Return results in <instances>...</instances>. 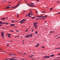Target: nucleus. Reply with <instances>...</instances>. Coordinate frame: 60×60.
I'll use <instances>...</instances> for the list:
<instances>
[{
  "label": "nucleus",
  "instance_id": "nucleus-26",
  "mask_svg": "<svg viewBox=\"0 0 60 60\" xmlns=\"http://www.w3.org/2000/svg\"><path fill=\"white\" fill-rule=\"evenodd\" d=\"M23 23V22H20V23L21 24H22V23Z\"/></svg>",
  "mask_w": 60,
  "mask_h": 60
},
{
  "label": "nucleus",
  "instance_id": "nucleus-22",
  "mask_svg": "<svg viewBox=\"0 0 60 60\" xmlns=\"http://www.w3.org/2000/svg\"><path fill=\"white\" fill-rule=\"evenodd\" d=\"M44 47H45V46H43V47H41V48H42V49H43L44 48Z\"/></svg>",
  "mask_w": 60,
  "mask_h": 60
},
{
  "label": "nucleus",
  "instance_id": "nucleus-20",
  "mask_svg": "<svg viewBox=\"0 0 60 60\" xmlns=\"http://www.w3.org/2000/svg\"><path fill=\"white\" fill-rule=\"evenodd\" d=\"M22 1V0H20V1L19 3V5H18V6H19V4H20V2H21V1Z\"/></svg>",
  "mask_w": 60,
  "mask_h": 60
},
{
  "label": "nucleus",
  "instance_id": "nucleus-7",
  "mask_svg": "<svg viewBox=\"0 0 60 60\" xmlns=\"http://www.w3.org/2000/svg\"><path fill=\"white\" fill-rule=\"evenodd\" d=\"M46 17H47V16H43L42 17V18H43V19H44V18H46Z\"/></svg>",
  "mask_w": 60,
  "mask_h": 60
},
{
  "label": "nucleus",
  "instance_id": "nucleus-14",
  "mask_svg": "<svg viewBox=\"0 0 60 60\" xmlns=\"http://www.w3.org/2000/svg\"><path fill=\"white\" fill-rule=\"evenodd\" d=\"M5 18H3L1 19H2V20H5Z\"/></svg>",
  "mask_w": 60,
  "mask_h": 60
},
{
  "label": "nucleus",
  "instance_id": "nucleus-19",
  "mask_svg": "<svg viewBox=\"0 0 60 60\" xmlns=\"http://www.w3.org/2000/svg\"><path fill=\"white\" fill-rule=\"evenodd\" d=\"M55 31H51L50 33H55Z\"/></svg>",
  "mask_w": 60,
  "mask_h": 60
},
{
  "label": "nucleus",
  "instance_id": "nucleus-36",
  "mask_svg": "<svg viewBox=\"0 0 60 60\" xmlns=\"http://www.w3.org/2000/svg\"><path fill=\"white\" fill-rule=\"evenodd\" d=\"M10 31H11V32H14V31H13L12 30H10Z\"/></svg>",
  "mask_w": 60,
  "mask_h": 60
},
{
  "label": "nucleus",
  "instance_id": "nucleus-16",
  "mask_svg": "<svg viewBox=\"0 0 60 60\" xmlns=\"http://www.w3.org/2000/svg\"><path fill=\"white\" fill-rule=\"evenodd\" d=\"M54 55H52L50 56L51 57H53V56H54Z\"/></svg>",
  "mask_w": 60,
  "mask_h": 60
},
{
  "label": "nucleus",
  "instance_id": "nucleus-61",
  "mask_svg": "<svg viewBox=\"0 0 60 60\" xmlns=\"http://www.w3.org/2000/svg\"><path fill=\"white\" fill-rule=\"evenodd\" d=\"M58 49H60V47L58 48Z\"/></svg>",
  "mask_w": 60,
  "mask_h": 60
},
{
  "label": "nucleus",
  "instance_id": "nucleus-49",
  "mask_svg": "<svg viewBox=\"0 0 60 60\" xmlns=\"http://www.w3.org/2000/svg\"><path fill=\"white\" fill-rule=\"evenodd\" d=\"M25 12H26L25 11L24 12H23V14H24V13H25Z\"/></svg>",
  "mask_w": 60,
  "mask_h": 60
},
{
  "label": "nucleus",
  "instance_id": "nucleus-5",
  "mask_svg": "<svg viewBox=\"0 0 60 60\" xmlns=\"http://www.w3.org/2000/svg\"><path fill=\"white\" fill-rule=\"evenodd\" d=\"M50 57V56H46L44 57V58H49Z\"/></svg>",
  "mask_w": 60,
  "mask_h": 60
},
{
  "label": "nucleus",
  "instance_id": "nucleus-63",
  "mask_svg": "<svg viewBox=\"0 0 60 60\" xmlns=\"http://www.w3.org/2000/svg\"><path fill=\"white\" fill-rule=\"evenodd\" d=\"M58 38H56V39H58Z\"/></svg>",
  "mask_w": 60,
  "mask_h": 60
},
{
  "label": "nucleus",
  "instance_id": "nucleus-37",
  "mask_svg": "<svg viewBox=\"0 0 60 60\" xmlns=\"http://www.w3.org/2000/svg\"><path fill=\"white\" fill-rule=\"evenodd\" d=\"M8 37L9 38H11V37L10 36L8 35Z\"/></svg>",
  "mask_w": 60,
  "mask_h": 60
},
{
  "label": "nucleus",
  "instance_id": "nucleus-44",
  "mask_svg": "<svg viewBox=\"0 0 60 60\" xmlns=\"http://www.w3.org/2000/svg\"><path fill=\"white\" fill-rule=\"evenodd\" d=\"M12 22H14V20H12Z\"/></svg>",
  "mask_w": 60,
  "mask_h": 60
},
{
  "label": "nucleus",
  "instance_id": "nucleus-57",
  "mask_svg": "<svg viewBox=\"0 0 60 60\" xmlns=\"http://www.w3.org/2000/svg\"><path fill=\"white\" fill-rule=\"evenodd\" d=\"M47 21H45V23H47Z\"/></svg>",
  "mask_w": 60,
  "mask_h": 60
},
{
  "label": "nucleus",
  "instance_id": "nucleus-51",
  "mask_svg": "<svg viewBox=\"0 0 60 60\" xmlns=\"http://www.w3.org/2000/svg\"><path fill=\"white\" fill-rule=\"evenodd\" d=\"M57 3H59V2L58 1H57Z\"/></svg>",
  "mask_w": 60,
  "mask_h": 60
},
{
  "label": "nucleus",
  "instance_id": "nucleus-8",
  "mask_svg": "<svg viewBox=\"0 0 60 60\" xmlns=\"http://www.w3.org/2000/svg\"><path fill=\"white\" fill-rule=\"evenodd\" d=\"M33 56H34V55H30V56H29V57L30 58H31V57H33Z\"/></svg>",
  "mask_w": 60,
  "mask_h": 60
},
{
  "label": "nucleus",
  "instance_id": "nucleus-4",
  "mask_svg": "<svg viewBox=\"0 0 60 60\" xmlns=\"http://www.w3.org/2000/svg\"><path fill=\"white\" fill-rule=\"evenodd\" d=\"M27 5H28V6H32V7H34V6H33V5H30V4H27Z\"/></svg>",
  "mask_w": 60,
  "mask_h": 60
},
{
  "label": "nucleus",
  "instance_id": "nucleus-53",
  "mask_svg": "<svg viewBox=\"0 0 60 60\" xmlns=\"http://www.w3.org/2000/svg\"><path fill=\"white\" fill-rule=\"evenodd\" d=\"M1 36H3V35H2V34H1Z\"/></svg>",
  "mask_w": 60,
  "mask_h": 60
},
{
  "label": "nucleus",
  "instance_id": "nucleus-12",
  "mask_svg": "<svg viewBox=\"0 0 60 60\" xmlns=\"http://www.w3.org/2000/svg\"><path fill=\"white\" fill-rule=\"evenodd\" d=\"M31 14V13H30L28 15V16H29V17H31V16H30V14Z\"/></svg>",
  "mask_w": 60,
  "mask_h": 60
},
{
  "label": "nucleus",
  "instance_id": "nucleus-6",
  "mask_svg": "<svg viewBox=\"0 0 60 60\" xmlns=\"http://www.w3.org/2000/svg\"><path fill=\"white\" fill-rule=\"evenodd\" d=\"M26 19L25 20L24 19H23L22 20H21V21H22L23 22H24V21H26Z\"/></svg>",
  "mask_w": 60,
  "mask_h": 60
},
{
  "label": "nucleus",
  "instance_id": "nucleus-52",
  "mask_svg": "<svg viewBox=\"0 0 60 60\" xmlns=\"http://www.w3.org/2000/svg\"><path fill=\"white\" fill-rule=\"evenodd\" d=\"M38 19H37L36 20H38Z\"/></svg>",
  "mask_w": 60,
  "mask_h": 60
},
{
  "label": "nucleus",
  "instance_id": "nucleus-25",
  "mask_svg": "<svg viewBox=\"0 0 60 60\" xmlns=\"http://www.w3.org/2000/svg\"><path fill=\"white\" fill-rule=\"evenodd\" d=\"M52 9H53V8H51L50 9V11H51V10H52Z\"/></svg>",
  "mask_w": 60,
  "mask_h": 60
},
{
  "label": "nucleus",
  "instance_id": "nucleus-29",
  "mask_svg": "<svg viewBox=\"0 0 60 60\" xmlns=\"http://www.w3.org/2000/svg\"><path fill=\"white\" fill-rule=\"evenodd\" d=\"M21 59L22 60H26L25 59Z\"/></svg>",
  "mask_w": 60,
  "mask_h": 60
},
{
  "label": "nucleus",
  "instance_id": "nucleus-41",
  "mask_svg": "<svg viewBox=\"0 0 60 60\" xmlns=\"http://www.w3.org/2000/svg\"><path fill=\"white\" fill-rule=\"evenodd\" d=\"M27 15L26 16V17H27Z\"/></svg>",
  "mask_w": 60,
  "mask_h": 60
},
{
  "label": "nucleus",
  "instance_id": "nucleus-55",
  "mask_svg": "<svg viewBox=\"0 0 60 60\" xmlns=\"http://www.w3.org/2000/svg\"><path fill=\"white\" fill-rule=\"evenodd\" d=\"M36 17H39V16H36Z\"/></svg>",
  "mask_w": 60,
  "mask_h": 60
},
{
  "label": "nucleus",
  "instance_id": "nucleus-2",
  "mask_svg": "<svg viewBox=\"0 0 60 60\" xmlns=\"http://www.w3.org/2000/svg\"><path fill=\"white\" fill-rule=\"evenodd\" d=\"M32 34H31V35L29 34L28 35H26L25 37H26V38H28L29 37H32Z\"/></svg>",
  "mask_w": 60,
  "mask_h": 60
},
{
  "label": "nucleus",
  "instance_id": "nucleus-21",
  "mask_svg": "<svg viewBox=\"0 0 60 60\" xmlns=\"http://www.w3.org/2000/svg\"><path fill=\"white\" fill-rule=\"evenodd\" d=\"M17 16L18 18H19V14H17Z\"/></svg>",
  "mask_w": 60,
  "mask_h": 60
},
{
  "label": "nucleus",
  "instance_id": "nucleus-1",
  "mask_svg": "<svg viewBox=\"0 0 60 60\" xmlns=\"http://www.w3.org/2000/svg\"><path fill=\"white\" fill-rule=\"evenodd\" d=\"M37 24H38V23L36 22L34 23H33L34 26L35 27V28H37Z\"/></svg>",
  "mask_w": 60,
  "mask_h": 60
},
{
  "label": "nucleus",
  "instance_id": "nucleus-32",
  "mask_svg": "<svg viewBox=\"0 0 60 60\" xmlns=\"http://www.w3.org/2000/svg\"><path fill=\"white\" fill-rule=\"evenodd\" d=\"M8 35H9V36H10L11 35V34H8Z\"/></svg>",
  "mask_w": 60,
  "mask_h": 60
},
{
  "label": "nucleus",
  "instance_id": "nucleus-42",
  "mask_svg": "<svg viewBox=\"0 0 60 60\" xmlns=\"http://www.w3.org/2000/svg\"><path fill=\"white\" fill-rule=\"evenodd\" d=\"M32 60H34V59H32Z\"/></svg>",
  "mask_w": 60,
  "mask_h": 60
},
{
  "label": "nucleus",
  "instance_id": "nucleus-30",
  "mask_svg": "<svg viewBox=\"0 0 60 60\" xmlns=\"http://www.w3.org/2000/svg\"><path fill=\"white\" fill-rule=\"evenodd\" d=\"M20 55H22V53H19Z\"/></svg>",
  "mask_w": 60,
  "mask_h": 60
},
{
  "label": "nucleus",
  "instance_id": "nucleus-62",
  "mask_svg": "<svg viewBox=\"0 0 60 60\" xmlns=\"http://www.w3.org/2000/svg\"><path fill=\"white\" fill-rule=\"evenodd\" d=\"M17 37V36H16L15 37Z\"/></svg>",
  "mask_w": 60,
  "mask_h": 60
},
{
  "label": "nucleus",
  "instance_id": "nucleus-10",
  "mask_svg": "<svg viewBox=\"0 0 60 60\" xmlns=\"http://www.w3.org/2000/svg\"><path fill=\"white\" fill-rule=\"evenodd\" d=\"M15 24H11L10 26H15Z\"/></svg>",
  "mask_w": 60,
  "mask_h": 60
},
{
  "label": "nucleus",
  "instance_id": "nucleus-58",
  "mask_svg": "<svg viewBox=\"0 0 60 60\" xmlns=\"http://www.w3.org/2000/svg\"><path fill=\"white\" fill-rule=\"evenodd\" d=\"M11 3V2H9V3Z\"/></svg>",
  "mask_w": 60,
  "mask_h": 60
},
{
  "label": "nucleus",
  "instance_id": "nucleus-40",
  "mask_svg": "<svg viewBox=\"0 0 60 60\" xmlns=\"http://www.w3.org/2000/svg\"><path fill=\"white\" fill-rule=\"evenodd\" d=\"M16 57H13V58H16Z\"/></svg>",
  "mask_w": 60,
  "mask_h": 60
},
{
  "label": "nucleus",
  "instance_id": "nucleus-11",
  "mask_svg": "<svg viewBox=\"0 0 60 60\" xmlns=\"http://www.w3.org/2000/svg\"><path fill=\"white\" fill-rule=\"evenodd\" d=\"M16 60V59H11L9 60Z\"/></svg>",
  "mask_w": 60,
  "mask_h": 60
},
{
  "label": "nucleus",
  "instance_id": "nucleus-64",
  "mask_svg": "<svg viewBox=\"0 0 60 60\" xmlns=\"http://www.w3.org/2000/svg\"><path fill=\"white\" fill-rule=\"evenodd\" d=\"M58 55H60V54H59Z\"/></svg>",
  "mask_w": 60,
  "mask_h": 60
},
{
  "label": "nucleus",
  "instance_id": "nucleus-46",
  "mask_svg": "<svg viewBox=\"0 0 60 60\" xmlns=\"http://www.w3.org/2000/svg\"><path fill=\"white\" fill-rule=\"evenodd\" d=\"M9 46V45H7V46Z\"/></svg>",
  "mask_w": 60,
  "mask_h": 60
},
{
  "label": "nucleus",
  "instance_id": "nucleus-18",
  "mask_svg": "<svg viewBox=\"0 0 60 60\" xmlns=\"http://www.w3.org/2000/svg\"><path fill=\"white\" fill-rule=\"evenodd\" d=\"M1 34L4 35V33L3 32H1Z\"/></svg>",
  "mask_w": 60,
  "mask_h": 60
},
{
  "label": "nucleus",
  "instance_id": "nucleus-38",
  "mask_svg": "<svg viewBox=\"0 0 60 60\" xmlns=\"http://www.w3.org/2000/svg\"><path fill=\"white\" fill-rule=\"evenodd\" d=\"M27 31H28V30H26V32H27Z\"/></svg>",
  "mask_w": 60,
  "mask_h": 60
},
{
  "label": "nucleus",
  "instance_id": "nucleus-50",
  "mask_svg": "<svg viewBox=\"0 0 60 60\" xmlns=\"http://www.w3.org/2000/svg\"><path fill=\"white\" fill-rule=\"evenodd\" d=\"M58 49V48H56L55 49Z\"/></svg>",
  "mask_w": 60,
  "mask_h": 60
},
{
  "label": "nucleus",
  "instance_id": "nucleus-59",
  "mask_svg": "<svg viewBox=\"0 0 60 60\" xmlns=\"http://www.w3.org/2000/svg\"><path fill=\"white\" fill-rule=\"evenodd\" d=\"M11 41L12 42L13 41V40H11Z\"/></svg>",
  "mask_w": 60,
  "mask_h": 60
},
{
  "label": "nucleus",
  "instance_id": "nucleus-45",
  "mask_svg": "<svg viewBox=\"0 0 60 60\" xmlns=\"http://www.w3.org/2000/svg\"><path fill=\"white\" fill-rule=\"evenodd\" d=\"M37 0V1H39V0Z\"/></svg>",
  "mask_w": 60,
  "mask_h": 60
},
{
  "label": "nucleus",
  "instance_id": "nucleus-15",
  "mask_svg": "<svg viewBox=\"0 0 60 60\" xmlns=\"http://www.w3.org/2000/svg\"><path fill=\"white\" fill-rule=\"evenodd\" d=\"M39 44H38L37 45H36V47H38L39 46Z\"/></svg>",
  "mask_w": 60,
  "mask_h": 60
},
{
  "label": "nucleus",
  "instance_id": "nucleus-35",
  "mask_svg": "<svg viewBox=\"0 0 60 60\" xmlns=\"http://www.w3.org/2000/svg\"><path fill=\"white\" fill-rule=\"evenodd\" d=\"M13 55H14V56H16V55L15 54H13Z\"/></svg>",
  "mask_w": 60,
  "mask_h": 60
},
{
  "label": "nucleus",
  "instance_id": "nucleus-56",
  "mask_svg": "<svg viewBox=\"0 0 60 60\" xmlns=\"http://www.w3.org/2000/svg\"><path fill=\"white\" fill-rule=\"evenodd\" d=\"M32 32H33V30H32Z\"/></svg>",
  "mask_w": 60,
  "mask_h": 60
},
{
  "label": "nucleus",
  "instance_id": "nucleus-33",
  "mask_svg": "<svg viewBox=\"0 0 60 60\" xmlns=\"http://www.w3.org/2000/svg\"><path fill=\"white\" fill-rule=\"evenodd\" d=\"M45 12V11H43V12H42V13H44Z\"/></svg>",
  "mask_w": 60,
  "mask_h": 60
},
{
  "label": "nucleus",
  "instance_id": "nucleus-13",
  "mask_svg": "<svg viewBox=\"0 0 60 60\" xmlns=\"http://www.w3.org/2000/svg\"><path fill=\"white\" fill-rule=\"evenodd\" d=\"M22 55H26V53L25 52H23V54H22Z\"/></svg>",
  "mask_w": 60,
  "mask_h": 60
},
{
  "label": "nucleus",
  "instance_id": "nucleus-47",
  "mask_svg": "<svg viewBox=\"0 0 60 60\" xmlns=\"http://www.w3.org/2000/svg\"><path fill=\"white\" fill-rule=\"evenodd\" d=\"M25 2H26V3H27V1H26V0H25Z\"/></svg>",
  "mask_w": 60,
  "mask_h": 60
},
{
  "label": "nucleus",
  "instance_id": "nucleus-60",
  "mask_svg": "<svg viewBox=\"0 0 60 60\" xmlns=\"http://www.w3.org/2000/svg\"><path fill=\"white\" fill-rule=\"evenodd\" d=\"M16 32H18V31L16 30Z\"/></svg>",
  "mask_w": 60,
  "mask_h": 60
},
{
  "label": "nucleus",
  "instance_id": "nucleus-3",
  "mask_svg": "<svg viewBox=\"0 0 60 60\" xmlns=\"http://www.w3.org/2000/svg\"><path fill=\"white\" fill-rule=\"evenodd\" d=\"M1 23H2L1 24ZM5 23H6V25H7V24H9V23H7L5 22V23H3V22L0 21V25H1V24H5Z\"/></svg>",
  "mask_w": 60,
  "mask_h": 60
},
{
  "label": "nucleus",
  "instance_id": "nucleus-54",
  "mask_svg": "<svg viewBox=\"0 0 60 60\" xmlns=\"http://www.w3.org/2000/svg\"><path fill=\"white\" fill-rule=\"evenodd\" d=\"M17 27V26H15V27Z\"/></svg>",
  "mask_w": 60,
  "mask_h": 60
},
{
  "label": "nucleus",
  "instance_id": "nucleus-48",
  "mask_svg": "<svg viewBox=\"0 0 60 60\" xmlns=\"http://www.w3.org/2000/svg\"><path fill=\"white\" fill-rule=\"evenodd\" d=\"M30 12H31V13H32V11H30Z\"/></svg>",
  "mask_w": 60,
  "mask_h": 60
},
{
  "label": "nucleus",
  "instance_id": "nucleus-39",
  "mask_svg": "<svg viewBox=\"0 0 60 60\" xmlns=\"http://www.w3.org/2000/svg\"><path fill=\"white\" fill-rule=\"evenodd\" d=\"M57 14H60V12L59 13H57Z\"/></svg>",
  "mask_w": 60,
  "mask_h": 60
},
{
  "label": "nucleus",
  "instance_id": "nucleus-24",
  "mask_svg": "<svg viewBox=\"0 0 60 60\" xmlns=\"http://www.w3.org/2000/svg\"><path fill=\"white\" fill-rule=\"evenodd\" d=\"M42 16H43V15H41V16H38V17H39V18H41V17H42Z\"/></svg>",
  "mask_w": 60,
  "mask_h": 60
},
{
  "label": "nucleus",
  "instance_id": "nucleus-17",
  "mask_svg": "<svg viewBox=\"0 0 60 60\" xmlns=\"http://www.w3.org/2000/svg\"><path fill=\"white\" fill-rule=\"evenodd\" d=\"M9 55H10V56H12V55H13V54L10 53L9 54Z\"/></svg>",
  "mask_w": 60,
  "mask_h": 60
},
{
  "label": "nucleus",
  "instance_id": "nucleus-28",
  "mask_svg": "<svg viewBox=\"0 0 60 60\" xmlns=\"http://www.w3.org/2000/svg\"><path fill=\"white\" fill-rule=\"evenodd\" d=\"M18 5H17V6H16L14 7V8H15V7H17V6H18Z\"/></svg>",
  "mask_w": 60,
  "mask_h": 60
},
{
  "label": "nucleus",
  "instance_id": "nucleus-43",
  "mask_svg": "<svg viewBox=\"0 0 60 60\" xmlns=\"http://www.w3.org/2000/svg\"><path fill=\"white\" fill-rule=\"evenodd\" d=\"M36 13H38V12H37V11H36Z\"/></svg>",
  "mask_w": 60,
  "mask_h": 60
},
{
  "label": "nucleus",
  "instance_id": "nucleus-27",
  "mask_svg": "<svg viewBox=\"0 0 60 60\" xmlns=\"http://www.w3.org/2000/svg\"><path fill=\"white\" fill-rule=\"evenodd\" d=\"M37 34V32L36 31L35 32V34Z\"/></svg>",
  "mask_w": 60,
  "mask_h": 60
},
{
  "label": "nucleus",
  "instance_id": "nucleus-31",
  "mask_svg": "<svg viewBox=\"0 0 60 60\" xmlns=\"http://www.w3.org/2000/svg\"><path fill=\"white\" fill-rule=\"evenodd\" d=\"M60 44V43H59V44H57V45H59Z\"/></svg>",
  "mask_w": 60,
  "mask_h": 60
},
{
  "label": "nucleus",
  "instance_id": "nucleus-34",
  "mask_svg": "<svg viewBox=\"0 0 60 60\" xmlns=\"http://www.w3.org/2000/svg\"><path fill=\"white\" fill-rule=\"evenodd\" d=\"M31 4H34H34H33L32 3H31Z\"/></svg>",
  "mask_w": 60,
  "mask_h": 60
},
{
  "label": "nucleus",
  "instance_id": "nucleus-9",
  "mask_svg": "<svg viewBox=\"0 0 60 60\" xmlns=\"http://www.w3.org/2000/svg\"><path fill=\"white\" fill-rule=\"evenodd\" d=\"M10 7H6V8H4V9H10Z\"/></svg>",
  "mask_w": 60,
  "mask_h": 60
},
{
  "label": "nucleus",
  "instance_id": "nucleus-23",
  "mask_svg": "<svg viewBox=\"0 0 60 60\" xmlns=\"http://www.w3.org/2000/svg\"><path fill=\"white\" fill-rule=\"evenodd\" d=\"M34 17H31V18H32V19H34L35 18Z\"/></svg>",
  "mask_w": 60,
  "mask_h": 60
}]
</instances>
